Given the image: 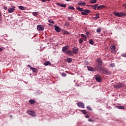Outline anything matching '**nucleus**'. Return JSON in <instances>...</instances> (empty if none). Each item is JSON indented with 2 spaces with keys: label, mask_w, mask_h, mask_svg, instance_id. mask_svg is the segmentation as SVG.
<instances>
[{
  "label": "nucleus",
  "mask_w": 126,
  "mask_h": 126,
  "mask_svg": "<svg viewBox=\"0 0 126 126\" xmlns=\"http://www.w3.org/2000/svg\"><path fill=\"white\" fill-rule=\"evenodd\" d=\"M111 49V52L113 53V54H115L116 53V51H115V45H112L110 47Z\"/></svg>",
  "instance_id": "obj_14"
},
{
  "label": "nucleus",
  "mask_w": 126,
  "mask_h": 126,
  "mask_svg": "<svg viewBox=\"0 0 126 126\" xmlns=\"http://www.w3.org/2000/svg\"><path fill=\"white\" fill-rule=\"evenodd\" d=\"M68 20H69V21H71V20H72V17H68Z\"/></svg>",
  "instance_id": "obj_43"
},
{
  "label": "nucleus",
  "mask_w": 126,
  "mask_h": 126,
  "mask_svg": "<svg viewBox=\"0 0 126 126\" xmlns=\"http://www.w3.org/2000/svg\"><path fill=\"white\" fill-rule=\"evenodd\" d=\"M105 7H106V6H105L104 5H99V6H97V10H100V9H103V8H105Z\"/></svg>",
  "instance_id": "obj_18"
},
{
  "label": "nucleus",
  "mask_w": 126,
  "mask_h": 126,
  "mask_svg": "<svg viewBox=\"0 0 126 126\" xmlns=\"http://www.w3.org/2000/svg\"><path fill=\"white\" fill-rule=\"evenodd\" d=\"M62 76H66V74L64 73H62Z\"/></svg>",
  "instance_id": "obj_46"
},
{
  "label": "nucleus",
  "mask_w": 126,
  "mask_h": 126,
  "mask_svg": "<svg viewBox=\"0 0 126 126\" xmlns=\"http://www.w3.org/2000/svg\"><path fill=\"white\" fill-rule=\"evenodd\" d=\"M114 15L115 16H118V17H122L123 16H126V13L124 12H114Z\"/></svg>",
  "instance_id": "obj_3"
},
{
  "label": "nucleus",
  "mask_w": 126,
  "mask_h": 126,
  "mask_svg": "<svg viewBox=\"0 0 126 126\" xmlns=\"http://www.w3.org/2000/svg\"><path fill=\"white\" fill-rule=\"evenodd\" d=\"M90 34V33L89 32H86V34L87 36H89Z\"/></svg>",
  "instance_id": "obj_47"
},
{
  "label": "nucleus",
  "mask_w": 126,
  "mask_h": 126,
  "mask_svg": "<svg viewBox=\"0 0 126 126\" xmlns=\"http://www.w3.org/2000/svg\"><path fill=\"white\" fill-rule=\"evenodd\" d=\"M78 5H80V6H85V5H86V3L85 2L78 3Z\"/></svg>",
  "instance_id": "obj_22"
},
{
  "label": "nucleus",
  "mask_w": 126,
  "mask_h": 126,
  "mask_svg": "<svg viewBox=\"0 0 126 126\" xmlns=\"http://www.w3.org/2000/svg\"><path fill=\"white\" fill-rule=\"evenodd\" d=\"M37 29L38 31H43L44 30V27L41 25H38L37 26Z\"/></svg>",
  "instance_id": "obj_11"
},
{
  "label": "nucleus",
  "mask_w": 126,
  "mask_h": 126,
  "mask_svg": "<svg viewBox=\"0 0 126 126\" xmlns=\"http://www.w3.org/2000/svg\"><path fill=\"white\" fill-rule=\"evenodd\" d=\"M44 65H51V62L50 61H46L44 63Z\"/></svg>",
  "instance_id": "obj_25"
},
{
  "label": "nucleus",
  "mask_w": 126,
  "mask_h": 126,
  "mask_svg": "<svg viewBox=\"0 0 126 126\" xmlns=\"http://www.w3.org/2000/svg\"><path fill=\"white\" fill-rule=\"evenodd\" d=\"M8 0V1H11V0Z\"/></svg>",
  "instance_id": "obj_57"
},
{
  "label": "nucleus",
  "mask_w": 126,
  "mask_h": 126,
  "mask_svg": "<svg viewBox=\"0 0 126 126\" xmlns=\"http://www.w3.org/2000/svg\"><path fill=\"white\" fill-rule=\"evenodd\" d=\"M77 105L80 108H82V109H84V107H85L84 103H83L82 102H79V103H78L77 104Z\"/></svg>",
  "instance_id": "obj_10"
},
{
  "label": "nucleus",
  "mask_w": 126,
  "mask_h": 126,
  "mask_svg": "<svg viewBox=\"0 0 126 126\" xmlns=\"http://www.w3.org/2000/svg\"><path fill=\"white\" fill-rule=\"evenodd\" d=\"M19 9H21V10H25L26 9V7L23 6H19Z\"/></svg>",
  "instance_id": "obj_27"
},
{
  "label": "nucleus",
  "mask_w": 126,
  "mask_h": 126,
  "mask_svg": "<svg viewBox=\"0 0 126 126\" xmlns=\"http://www.w3.org/2000/svg\"><path fill=\"white\" fill-rule=\"evenodd\" d=\"M97 2V0H90V3H96Z\"/></svg>",
  "instance_id": "obj_29"
},
{
  "label": "nucleus",
  "mask_w": 126,
  "mask_h": 126,
  "mask_svg": "<svg viewBox=\"0 0 126 126\" xmlns=\"http://www.w3.org/2000/svg\"><path fill=\"white\" fill-rule=\"evenodd\" d=\"M55 30L57 32V33H59L60 32V30H61V29L60 28V27L56 26L55 28Z\"/></svg>",
  "instance_id": "obj_23"
},
{
  "label": "nucleus",
  "mask_w": 126,
  "mask_h": 126,
  "mask_svg": "<svg viewBox=\"0 0 126 126\" xmlns=\"http://www.w3.org/2000/svg\"><path fill=\"white\" fill-rule=\"evenodd\" d=\"M99 72H102V73H103V74H106V75H109V74H111V72H110V70H109L108 69L100 66V68H98V71Z\"/></svg>",
  "instance_id": "obj_1"
},
{
  "label": "nucleus",
  "mask_w": 126,
  "mask_h": 126,
  "mask_svg": "<svg viewBox=\"0 0 126 126\" xmlns=\"http://www.w3.org/2000/svg\"><path fill=\"white\" fill-rule=\"evenodd\" d=\"M81 112H82V113H83V114H84L85 115V114H87V112L86 111V110H81Z\"/></svg>",
  "instance_id": "obj_39"
},
{
  "label": "nucleus",
  "mask_w": 126,
  "mask_h": 126,
  "mask_svg": "<svg viewBox=\"0 0 126 126\" xmlns=\"http://www.w3.org/2000/svg\"><path fill=\"white\" fill-rule=\"evenodd\" d=\"M0 16H1V13L0 12ZM1 22V18L0 17V23Z\"/></svg>",
  "instance_id": "obj_48"
},
{
  "label": "nucleus",
  "mask_w": 126,
  "mask_h": 126,
  "mask_svg": "<svg viewBox=\"0 0 126 126\" xmlns=\"http://www.w3.org/2000/svg\"><path fill=\"white\" fill-rule=\"evenodd\" d=\"M123 6H126L125 8H126V3H124Z\"/></svg>",
  "instance_id": "obj_51"
},
{
  "label": "nucleus",
  "mask_w": 126,
  "mask_h": 126,
  "mask_svg": "<svg viewBox=\"0 0 126 126\" xmlns=\"http://www.w3.org/2000/svg\"><path fill=\"white\" fill-rule=\"evenodd\" d=\"M89 122H94V120H92V119H89Z\"/></svg>",
  "instance_id": "obj_50"
},
{
  "label": "nucleus",
  "mask_w": 126,
  "mask_h": 126,
  "mask_svg": "<svg viewBox=\"0 0 126 126\" xmlns=\"http://www.w3.org/2000/svg\"><path fill=\"white\" fill-rule=\"evenodd\" d=\"M29 102L31 103V104H35V100L34 99H30Z\"/></svg>",
  "instance_id": "obj_31"
},
{
  "label": "nucleus",
  "mask_w": 126,
  "mask_h": 126,
  "mask_svg": "<svg viewBox=\"0 0 126 126\" xmlns=\"http://www.w3.org/2000/svg\"><path fill=\"white\" fill-rule=\"evenodd\" d=\"M115 107L119 110H125V106H116Z\"/></svg>",
  "instance_id": "obj_20"
},
{
  "label": "nucleus",
  "mask_w": 126,
  "mask_h": 126,
  "mask_svg": "<svg viewBox=\"0 0 126 126\" xmlns=\"http://www.w3.org/2000/svg\"><path fill=\"white\" fill-rule=\"evenodd\" d=\"M5 7V8H4V9H7V7Z\"/></svg>",
  "instance_id": "obj_54"
},
{
  "label": "nucleus",
  "mask_w": 126,
  "mask_h": 126,
  "mask_svg": "<svg viewBox=\"0 0 126 126\" xmlns=\"http://www.w3.org/2000/svg\"><path fill=\"white\" fill-rule=\"evenodd\" d=\"M66 1H69L70 0H65Z\"/></svg>",
  "instance_id": "obj_55"
},
{
  "label": "nucleus",
  "mask_w": 126,
  "mask_h": 126,
  "mask_svg": "<svg viewBox=\"0 0 126 126\" xmlns=\"http://www.w3.org/2000/svg\"><path fill=\"white\" fill-rule=\"evenodd\" d=\"M96 62H97L98 63L96 65H95V66H98V68H100L101 65H102V64H103V62L102 61V60L98 59L96 60Z\"/></svg>",
  "instance_id": "obj_4"
},
{
  "label": "nucleus",
  "mask_w": 126,
  "mask_h": 126,
  "mask_svg": "<svg viewBox=\"0 0 126 126\" xmlns=\"http://www.w3.org/2000/svg\"><path fill=\"white\" fill-rule=\"evenodd\" d=\"M68 9H71L72 10H75V8L74 7H73V6H69L68 7Z\"/></svg>",
  "instance_id": "obj_30"
},
{
  "label": "nucleus",
  "mask_w": 126,
  "mask_h": 126,
  "mask_svg": "<svg viewBox=\"0 0 126 126\" xmlns=\"http://www.w3.org/2000/svg\"><path fill=\"white\" fill-rule=\"evenodd\" d=\"M88 70H89V71H99V68L98 66H95L94 68H93V67L88 66Z\"/></svg>",
  "instance_id": "obj_2"
},
{
  "label": "nucleus",
  "mask_w": 126,
  "mask_h": 126,
  "mask_svg": "<svg viewBox=\"0 0 126 126\" xmlns=\"http://www.w3.org/2000/svg\"><path fill=\"white\" fill-rule=\"evenodd\" d=\"M65 26H69V23L68 22H66L65 23Z\"/></svg>",
  "instance_id": "obj_44"
},
{
  "label": "nucleus",
  "mask_w": 126,
  "mask_h": 126,
  "mask_svg": "<svg viewBox=\"0 0 126 126\" xmlns=\"http://www.w3.org/2000/svg\"><path fill=\"white\" fill-rule=\"evenodd\" d=\"M52 25L51 24H49V26H51Z\"/></svg>",
  "instance_id": "obj_56"
},
{
  "label": "nucleus",
  "mask_w": 126,
  "mask_h": 126,
  "mask_svg": "<svg viewBox=\"0 0 126 126\" xmlns=\"http://www.w3.org/2000/svg\"><path fill=\"white\" fill-rule=\"evenodd\" d=\"M81 37L82 38V39L83 40H84V41H87V36H86V35H85V34H82L81 35Z\"/></svg>",
  "instance_id": "obj_13"
},
{
  "label": "nucleus",
  "mask_w": 126,
  "mask_h": 126,
  "mask_svg": "<svg viewBox=\"0 0 126 126\" xmlns=\"http://www.w3.org/2000/svg\"><path fill=\"white\" fill-rule=\"evenodd\" d=\"M72 53H73V54L77 55V54H78V49H77V48H73L72 49Z\"/></svg>",
  "instance_id": "obj_17"
},
{
  "label": "nucleus",
  "mask_w": 126,
  "mask_h": 126,
  "mask_svg": "<svg viewBox=\"0 0 126 126\" xmlns=\"http://www.w3.org/2000/svg\"><path fill=\"white\" fill-rule=\"evenodd\" d=\"M68 49H69V46H68V45H66L63 47L62 51L63 53H65L66 52H67V50H68Z\"/></svg>",
  "instance_id": "obj_8"
},
{
  "label": "nucleus",
  "mask_w": 126,
  "mask_h": 126,
  "mask_svg": "<svg viewBox=\"0 0 126 126\" xmlns=\"http://www.w3.org/2000/svg\"><path fill=\"white\" fill-rule=\"evenodd\" d=\"M94 77L97 82H101L102 81V77L100 75H95Z\"/></svg>",
  "instance_id": "obj_5"
},
{
  "label": "nucleus",
  "mask_w": 126,
  "mask_h": 126,
  "mask_svg": "<svg viewBox=\"0 0 126 126\" xmlns=\"http://www.w3.org/2000/svg\"><path fill=\"white\" fill-rule=\"evenodd\" d=\"M3 50H4V48L3 47H0V52H2Z\"/></svg>",
  "instance_id": "obj_40"
},
{
  "label": "nucleus",
  "mask_w": 126,
  "mask_h": 126,
  "mask_svg": "<svg viewBox=\"0 0 126 126\" xmlns=\"http://www.w3.org/2000/svg\"><path fill=\"white\" fill-rule=\"evenodd\" d=\"M113 87L116 89H120V88L123 87V84H121V83H119L115 85H114Z\"/></svg>",
  "instance_id": "obj_6"
},
{
  "label": "nucleus",
  "mask_w": 126,
  "mask_h": 126,
  "mask_svg": "<svg viewBox=\"0 0 126 126\" xmlns=\"http://www.w3.org/2000/svg\"><path fill=\"white\" fill-rule=\"evenodd\" d=\"M66 62H67V63H72V59H71V58H69L67 59Z\"/></svg>",
  "instance_id": "obj_26"
},
{
  "label": "nucleus",
  "mask_w": 126,
  "mask_h": 126,
  "mask_svg": "<svg viewBox=\"0 0 126 126\" xmlns=\"http://www.w3.org/2000/svg\"><path fill=\"white\" fill-rule=\"evenodd\" d=\"M28 114L30 115V116H32V117H35V111H28Z\"/></svg>",
  "instance_id": "obj_9"
},
{
  "label": "nucleus",
  "mask_w": 126,
  "mask_h": 126,
  "mask_svg": "<svg viewBox=\"0 0 126 126\" xmlns=\"http://www.w3.org/2000/svg\"><path fill=\"white\" fill-rule=\"evenodd\" d=\"M31 69L32 70L33 72H36L37 71V69L33 67H31Z\"/></svg>",
  "instance_id": "obj_28"
},
{
  "label": "nucleus",
  "mask_w": 126,
  "mask_h": 126,
  "mask_svg": "<svg viewBox=\"0 0 126 126\" xmlns=\"http://www.w3.org/2000/svg\"><path fill=\"white\" fill-rule=\"evenodd\" d=\"M121 56L124 58H126V53L122 54Z\"/></svg>",
  "instance_id": "obj_41"
},
{
  "label": "nucleus",
  "mask_w": 126,
  "mask_h": 126,
  "mask_svg": "<svg viewBox=\"0 0 126 126\" xmlns=\"http://www.w3.org/2000/svg\"><path fill=\"white\" fill-rule=\"evenodd\" d=\"M79 44H82L83 43V39L82 38H80L79 40Z\"/></svg>",
  "instance_id": "obj_35"
},
{
  "label": "nucleus",
  "mask_w": 126,
  "mask_h": 126,
  "mask_svg": "<svg viewBox=\"0 0 126 126\" xmlns=\"http://www.w3.org/2000/svg\"><path fill=\"white\" fill-rule=\"evenodd\" d=\"M38 14H39V13H38V12H32V15H33L34 16H36V15H38Z\"/></svg>",
  "instance_id": "obj_33"
},
{
  "label": "nucleus",
  "mask_w": 126,
  "mask_h": 126,
  "mask_svg": "<svg viewBox=\"0 0 126 126\" xmlns=\"http://www.w3.org/2000/svg\"><path fill=\"white\" fill-rule=\"evenodd\" d=\"M28 67H30V68L31 69V67H31V65H28Z\"/></svg>",
  "instance_id": "obj_52"
},
{
  "label": "nucleus",
  "mask_w": 126,
  "mask_h": 126,
  "mask_svg": "<svg viewBox=\"0 0 126 126\" xmlns=\"http://www.w3.org/2000/svg\"><path fill=\"white\" fill-rule=\"evenodd\" d=\"M89 43L91 45H94V42L93 41V39H90V41H89Z\"/></svg>",
  "instance_id": "obj_34"
},
{
  "label": "nucleus",
  "mask_w": 126,
  "mask_h": 126,
  "mask_svg": "<svg viewBox=\"0 0 126 126\" xmlns=\"http://www.w3.org/2000/svg\"><path fill=\"white\" fill-rule=\"evenodd\" d=\"M90 10L85 9L84 10V12H81V14H82V15H88V13H90Z\"/></svg>",
  "instance_id": "obj_7"
},
{
  "label": "nucleus",
  "mask_w": 126,
  "mask_h": 126,
  "mask_svg": "<svg viewBox=\"0 0 126 126\" xmlns=\"http://www.w3.org/2000/svg\"><path fill=\"white\" fill-rule=\"evenodd\" d=\"M65 54L68 55V56H70V57H71V56H73V54H72V52L70 50L67 51L66 52H65Z\"/></svg>",
  "instance_id": "obj_12"
},
{
  "label": "nucleus",
  "mask_w": 126,
  "mask_h": 126,
  "mask_svg": "<svg viewBox=\"0 0 126 126\" xmlns=\"http://www.w3.org/2000/svg\"><path fill=\"white\" fill-rule=\"evenodd\" d=\"M85 117L88 119L89 118V115L88 114L86 115Z\"/></svg>",
  "instance_id": "obj_49"
},
{
  "label": "nucleus",
  "mask_w": 126,
  "mask_h": 126,
  "mask_svg": "<svg viewBox=\"0 0 126 126\" xmlns=\"http://www.w3.org/2000/svg\"><path fill=\"white\" fill-rule=\"evenodd\" d=\"M57 5L59 6H61V7H66V4H63V3H57Z\"/></svg>",
  "instance_id": "obj_15"
},
{
  "label": "nucleus",
  "mask_w": 126,
  "mask_h": 126,
  "mask_svg": "<svg viewBox=\"0 0 126 126\" xmlns=\"http://www.w3.org/2000/svg\"><path fill=\"white\" fill-rule=\"evenodd\" d=\"M63 34H64L65 35H68V34H70V33H69L68 32L66 31H64L63 32Z\"/></svg>",
  "instance_id": "obj_32"
},
{
  "label": "nucleus",
  "mask_w": 126,
  "mask_h": 126,
  "mask_svg": "<svg viewBox=\"0 0 126 126\" xmlns=\"http://www.w3.org/2000/svg\"><path fill=\"white\" fill-rule=\"evenodd\" d=\"M99 18H100V14L97 13L96 14V16L93 18V19H94V20H97V19H99Z\"/></svg>",
  "instance_id": "obj_16"
},
{
  "label": "nucleus",
  "mask_w": 126,
  "mask_h": 126,
  "mask_svg": "<svg viewBox=\"0 0 126 126\" xmlns=\"http://www.w3.org/2000/svg\"><path fill=\"white\" fill-rule=\"evenodd\" d=\"M76 9L78 10L79 11H81L82 12H83L84 11V10L82 8H80V7L78 6L76 7Z\"/></svg>",
  "instance_id": "obj_24"
},
{
  "label": "nucleus",
  "mask_w": 126,
  "mask_h": 126,
  "mask_svg": "<svg viewBox=\"0 0 126 126\" xmlns=\"http://www.w3.org/2000/svg\"><path fill=\"white\" fill-rule=\"evenodd\" d=\"M48 22H49V23H51L52 24H55V22L52 20H49Z\"/></svg>",
  "instance_id": "obj_36"
},
{
  "label": "nucleus",
  "mask_w": 126,
  "mask_h": 126,
  "mask_svg": "<svg viewBox=\"0 0 126 126\" xmlns=\"http://www.w3.org/2000/svg\"><path fill=\"white\" fill-rule=\"evenodd\" d=\"M96 32L97 33H100V32H101V28H98L96 30Z\"/></svg>",
  "instance_id": "obj_37"
},
{
  "label": "nucleus",
  "mask_w": 126,
  "mask_h": 126,
  "mask_svg": "<svg viewBox=\"0 0 126 126\" xmlns=\"http://www.w3.org/2000/svg\"><path fill=\"white\" fill-rule=\"evenodd\" d=\"M15 10V9L14 8H10L8 9V12L9 13H11L13 12V11Z\"/></svg>",
  "instance_id": "obj_21"
},
{
  "label": "nucleus",
  "mask_w": 126,
  "mask_h": 126,
  "mask_svg": "<svg viewBox=\"0 0 126 126\" xmlns=\"http://www.w3.org/2000/svg\"><path fill=\"white\" fill-rule=\"evenodd\" d=\"M97 6H98V4H95L94 5L91 6V7H92V8H93V9H94V10H97Z\"/></svg>",
  "instance_id": "obj_19"
},
{
  "label": "nucleus",
  "mask_w": 126,
  "mask_h": 126,
  "mask_svg": "<svg viewBox=\"0 0 126 126\" xmlns=\"http://www.w3.org/2000/svg\"><path fill=\"white\" fill-rule=\"evenodd\" d=\"M51 1V0H41V1L42 2H46V1Z\"/></svg>",
  "instance_id": "obj_42"
},
{
  "label": "nucleus",
  "mask_w": 126,
  "mask_h": 126,
  "mask_svg": "<svg viewBox=\"0 0 126 126\" xmlns=\"http://www.w3.org/2000/svg\"><path fill=\"white\" fill-rule=\"evenodd\" d=\"M87 110H89V111H92V108L90 106H87Z\"/></svg>",
  "instance_id": "obj_38"
},
{
  "label": "nucleus",
  "mask_w": 126,
  "mask_h": 126,
  "mask_svg": "<svg viewBox=\"0 0 126 126\" xmlns=\"http://www.w3.org/2000/svg\"><path fill=\"white\" fill-rule=\"evenodd\" d=\"M86 6H90V7H91L92 5H87Z\"/></svg>",
  "instance_id": "obj_53"
},
{
  "label": "nucleus",
  "mask_w": 126,
  "mask_h": 126,
  "mask_svg": "<svg viewBox=\"0 0 126 126\" xmlns=\"http://www.w3.org/2000/svg\"><path fill=\"white\" fill-rule=\"evenodd\" d=\"M110 66H111V67H114L115 63H111L110 64Z\"/></svg>",
  "instance_id": "obj_45"
}]
</instances>
